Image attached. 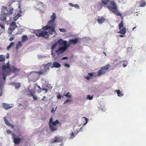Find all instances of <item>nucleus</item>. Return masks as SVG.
Returning <instances> with one entry per match:
<instances>
[{"label": "nucleus", "instance_id": "4c0bfd02", "mask_svg": "<svg viewBox=\"0 0 146 146\" xmlns=\"http://www.w3.org/2000/svg\"><path fill=\"white\" fill-rule=\"evenodd\" d=\"M30 94H29V95L31 96H33L34 95V92H33L32 91H30L29 92Z\"/></svg>", "mask_w": 146, "mask_h": 146}, {"label": "nucleus", "instance_id": "a878e982", "mask_svg": "<svg viewBox=\"0 0 146 146\" xmlns=\"http://www.w3.org/2000/svg\"><path fill=\"white\" fill-rule=\"evenodd\" d=\"M4 119L5 123L8 126H11V125L10 123L7 120L5 117H4Z\"/></svg>", "mask_w": 146, "mask_h": 146}, {"label": "nucleus", "instance_id": "1a4fd4ad", "mask_svg": "<svg viewBox=\"0 0 146 146\" xmlns=\"http://www.w3.org/2000/svg\"><path fill=\"white\" fill-rule=\"evenodd\" d=\"M48 25L49 26H50L52 27L51 29L49 31V33L50 35H52L53 33H56V31L54 29L55 25L54 24V22H52L49 23V21L48 23Z\"/></svg>", "mask_w": 146, "mask_h": 146}, {"label": "nucleus", "instance_id": "5701e85b", "mask_svg": "<svg viewBox=\"0 0 146 146\" xmlns=\"http://www.w3.org/2000/svg\"><path fill=\"white\" fill-rule=\"evenodd\" d=\"M52 27L50 26H49L48 25H47L46 26L42 28V29L44 30H46L48 29H51Z\"/></svg>", "mask_w": 146, "mask_h": 146}, {"label": "nucleus", "instance_id": "2f4dec72", "mask_svg": "<svg viewBox=\"0 0 146 146\" xmlns=\"http://www.w3.org/2000/svg\"><path fill=\"white\" fill-rule=\"evenodd\" d=\"M5 60L4 57L2 55H0V62L4 61Z\"/></svg>", "mask_w": 146, "mask_h": 146}, {"label": "nucleus", "instance_id": "dca6fc26", "mask_svg": "<svg viewBox=\"0 0 146 146\" xmlns=\"http://www.w3.org/2000/svg\"><path fill=\"white\" fill-rule=\"evenodd\" d=\"M3 108L5 110H7L11 108L12 106H10L9 104L4 103L3 104Z\"/></svg>", "mask_w": 146, "mask_h": 146}, {"label": "nucleus", "instance_id": "f257e3e1", "mask_svg": "<svg viewBox=\"0 0 146 146\" xmlns=\"http://www.w3.org/2000/svg\"><path fill=\"white\" fill-rule=\"evenodd\" d=\"M69 42L67 43L66 41L63 40L62 39L58 40L57 43L62 46L59 47L57 49H55L57 46V43H55L52 46L51 48V55L54 60H56L58 59L60 54H62L72 44H75L78 41V38H77L74 39H71L69 40Z\"/></svg>", "mask_w": 146, "mask_h": 146}, {"label": "nucleus", "instance_id": "c756f323", "mask_svg": "<svg viewBox=\"0 0 146 146\" xmlns=\"http://www.w3.org/2000/svg\"><path fill=\"white\" fill-rule=\"evenodd\" d=\"M123 21H121L119 24V28L120 30L123 27Z\"/></svg>", "mask_w": 146, "mask_h": 146}, {"label": "nucleus", "instance_id": "c85d7f7f", "mask_svg": "<svg viewBox=\"0 0 146 146\" xmlns=\"http://www.w3.org/2000/svg\"><path fill=\"white\" fill-rule=\"evenodd\" d=\"M64 96L68 98H71L72 97V95L70 94V92H67L66 94L64 95Z\"/></svg>", "mask_w": 146, "mask_h": 146}, {"label": "nucleus", "instance_id": "bb28decb", "mask_svg": "<svg viewBox=\"0 0 146 146\" xmlns=\"http://www.w3.org/2000/svg\"><path fill=\"white\" fill-rule=\"evenodd\" d=\"M22 44L21 42L20 41L18 42V44H17L16 45V49L17 50L19 48L21 47L22 46Z\"/></svg>", "mask_w": 146, "mask_h": 146}, {"label": "nucleus", "instance_id": "ea45409f", "mask_svg": "<svg viewBox=\"0 0 146 146\" xmlns=\"http://www.w3.org/2000/svg\"><path fill=\"white\" fill-rule=\"evenodd\" d=\"M70 101V100L67 99L64 102V104H66Z\"/></svg>", "mask_w": 146, "mask_h": 146}, {"label": "nucleus", "instance_id": "680f3d73", "mask_svg": "<svg viewBox=\"0 0 146 146\" xmlns=\"http://www.w3.org/2000/svg\"><path fill=\"white\" fill-rule=\"evenodd\" d=\"M136 27H134L132 29L133 30H134L136 28Z\"/></svg>", "mask_w": 146, "mask_h": 146}, {"label": "nucleus", "instance_id": "0eeeda50", "mask_svg": "<svg viewBox=\"0 0 146 146\" xmlns=\"http://www.w3.org/2000/svg\"><path fill=\"white\" fill-rule=\"evenodd\" d=\"M17 27L16 23L14 21H13L10 24V26L8 28V34L11 35L12 32L15 30L16 28Z\"/></svg>", "mask_w": 146, "mask_h": 146}, {"label": "nucleus", "instance_id": "6e6552de", "mask_svg": "<svg viewBox=\"0 0 146 146\" xmlns=\"http://www.w3.org/2000/svg\"><path fill=\"white\" fill-rule=\"evenodd\" d=\"M110 66L109 64H107L102 67L100 70H98L97 72L98 75L100 76L102 74L103 75L105 74L106 72V70L108 69Z\"/></svg>", "mask_w": 146, "mask_h": 146}, {"label": "nucleus", "instance_id": "13d9d810", "mask_svg": "<svg viewBox=\"0 0 146 146\" xmlns=\"http://www.w3.org/2000/svg\"><path fill=\"white\" fill-rule=\"evenodd\" d=\"M127 66V65L125 64H123V67H125L126 66Z\"/></svg>", "mask_w": 146, "mask_h": 146}, {"label": "nucleus", "instance_id": "5fc2aeb1", "mask_svg": "<svg viewBox=\"0 0 146 146\" xmlns=\"http://www.w3.org/2000/svg\"><path fill=\"white\" fill-rule=\"evenodd\" d=\"M85 78L88 80H89L90 79V77L89 76H87L85 77Z\"/></svg>", "mask_w": 146, "mask_h": 146}, {"label": "nucleus", "instance_id": "b1692460", "mask_svg": "<svg viewBox=\"0 0 146 146\" xmlns=\"http://www.w3.org/2000/svg\"><path fill=\"white\" fill-rule=\"evenodd\" d=\"M21 17V15L19 13H18L13 18V20L14 21H16L20 17Z\"/></svg>", "mask_w": 146, "mask_h": 146}, {"label": "nucleus", "instance_id": "72a5a7b5", "mask_svg": "<svg viewBox=\"0 0 146 146\" xmlns=\"http://www.w3.org/2000/svg\"><path fill=\"white\" fill-rule=\"evenodd\" d=\"M93 98V96H90V95H88L87 96V98L89 100H92Z\"/></svg>", "mask_w": 146, "mask_h": 146}, {"label": "nucleus", "instance_id": "c9c22d12", "mask_svg": "<svg viewBox=\"0 0 146 146\" xmlns=\"http://www.w3.org/2000/svg\"><path fill=\"white\" fill-rule=\"evenodd\" d=\"M15 38V36H12V37H11L9 39V40L10 41H12V40H13Z\"/></svg>", "mask_w": 146, "mask_h": 146}, {"label": "nucleus", "instance_id": "bf43d9fd", "mask_svg": "<svg viewBox=\"0 0 146 146\" xmlns=\"http://www.w3.org/2000/svg\"><path fill=\"white\" fill-rule=\"evenodd\" d=\"M37 87L40 89H42V88H41L38 85H37Z\"/></svg>", "mask_w": 146, "mask_h": 146}, {"label": "nucleus", "instance_id": "423d86ee", "mask_svg": "<svg viewBox=\"0 0 146 146\" xmlns=\"http://www.w3.org/2000/svg\"><path fill=\"white\" fill-rule=\"evenodd\" d=\"M2 69L4 72H1L0 74V75L1 76V77L0 79L2 80V79L3 80H5L6 79V74L5 72L8 69H10V67L6 65H3L2 66Z\"/></svg>", "mask_w": 146, "mask_h": 146}, {"label": "nucleus", "instance_id": "e2e57ef3", "mask_svg": "<svg viewBox=\"0 0 146 146\" xmlns=\"http://www.w3.org/2000/svg\"><path fill=\"white\" fill-rule=\"evenodd\" d=\"M41 92V90H39L38 91V93H40V92Z\"/></svg>", "mask_w": 146, "mask_h": 146}, {"label": "nucleus", "instance_id": "f8f14e48", "mask_svg": "<svg viewBox=\"0 0 146 146\" xmlns=\"http://www.w3.org/2000/svg\"><path fill=\"white\" fill-rule=\"evenodd\" d=\"M61 141V140L60 137H55L54 139H52L51 143H59Z\"/></svg>", "mask_w": 146, "mask_h": 146}, {"label": "nucleus", "instance_id": "9b49d317", "mask_svg": "<svg viewBox=\"0 0 146 146\" xmlns=\"http://www.w3.org/2000/svg\"><path fill=\"white\" fill-rule=\"evenodd\" d=\"M1 14H3L4 15L8 16V10L6 7L2 6L1 8Z\"/></svg>", "mask_w": 146, "mask_h": 146}, {"label": "nucleus", "instance_id": "0e129e2a", "mask_svg": "<svg viewBox=\"0 0 146 146\" xmlns=\"http://www.w3.org/2000/svg\"><path fill=\"white\" fill-rule=\"evenodd\" d=\"M53 108L52 110H51V112L52 113H53Z\"/></svg>", "mask_w": 146, "mask_h": 146}, {"label": "nucleus", "instance_id": "f03ea898", "mask_svg": "<svg viewBox=\"0 0 146 146\" xmlns=\"http://www.w3.org/2000/svg\"><path fill=\"white\" fill-rule=\"evenodd\" d=\"M107 7L109 10L115 13L117 16H121V13L117 9V7L114 1H110Z\"/></svg>", "mask_w": 146, "mask_h": 146}, {"label": "nucleus", "instance_id": "8fccbe9b", "mask_svg": "<svg viewBox=\"0 0 146 146\" xmlns=\"http://www.w3.org/2000/svg\"><path fill=\"white\" fill-rule=\"evenodd\" d=\"M88 74L90 76H92L93 75V74L92 73H88Z\"/></svg>", "mask_w": 146, "mask_h": 146}, {"label": "nucleus", "instance_id": "473e14b6", "mask_svg": "<svg viewBox=\"0 0 146 146\" xmlns=\"http://www.w3.org/2000/svg\"><path fill=\"white\" fill-rule=\"evenodd\" d=\"M13 10L14 9L13 8L10 9L9 11H8V15H11L12 14Z\"/></svg>", "mask_w": 146, "mask_h": 146}, {"label": "nucleus", "instance_id": "6e6d98bb", "mask_svg": "<svg viewBox=\"0 0 146 146\" xmlns=\"http://www.w3.org/2000/svg\"><path fill=\"white\" fill-rule=\"evenodd\" d=\"M46 98V97L45 96H44L43 97V98H42L41 99V101H43V100H44V99L45 98Z\"/></svg>", "mask_w": 146, "mask_h": 146}, {"label": "nucleus", "instance_id": "864d4df0", "mask_svg": "<svg viewBox=\"0 0 146 146\" xmlns=\"http://www.w3.org/2000/svg\"><path fill=\"white\" fill-rule=\"evenodd\" d=\"M68 58V57H62V60H65V59H67Z\"/></svg>", "mask_w": 146, "mask_h": 146}, {"label": "nucleus", "instance_id": "ddd939ff", "mask_svg": "<svg viewBox=\"0 0 146 146\" xmlns=\"http://www.w3.org/2000/svg\"><path fill=\"white\" fill-rule=\"evenodd\" d=\"M5 80L0 79V96L2 94V90L1 88L3 87L5 84Z\"/></svg>", "mask_w": 146, "mask_h": 146}, {"label": "nucleus", "instance_id": "2eb2a0df", "mask_svg": "<svg viewBox=\"0 0 146 146\" xmlns=\"http://www.w3.org/2000/svg\"><path fill=\"white\" fill-rule=\"evenodd\" d=\"M13 140V142L15 145H18L20 142L21 139L19 138H14Z\"/></svg>", "mask_w": 146, "mask_h": 146}, {"label": "nucleus", "instance_id": "393cba45", "mask_svg": "<svg viewBox=\"0 0 146 146\" xmlns=\"http://www.w3.org/2000/svg\"><path fill=\"white\" fill-rule=\"evenodd\" d=\"M28 38L27 35H23L22 37V42H24L26 40L28 39Z\"/></svg>", "mask_w": 146, "mask_h": 146}, {"label": "nucleus", "instance_id": "e433bc0d", "mask_svg": "<svg viewBox=\"0 0 146 146\" xmlns=\"http://www.w3.org/2000/svg\"><path fill=\"white\" fill-rule=\"evenodd\" d=\"M74 137H75L74 134V133L73 132L71 133V134L70 138H74Z\"/></svg>", "mask_w": 146, "mask_h": 146}, {"label": "nucleus", "instance_id": "338daca9", "mask_svg": "<svg viewBox=\"0 0 146 146\" xmlns=\"http://www.w3.org/2000/svg\"><path fill=\"white\" fill-rule=\"evenodd\" d=\"M35 76V75H33V76Z\"/></svg>", "mask_w": 146, "mask_h": 146}, {"label": "nucleus", "instance_id": "f3484780", "mask_svg": "<svg viewBox=\"0 0 146 146\" xmlns=\"http://www.w3.org/2000/svg\"><path fill=\"white\" fill-rule=\"evenodd\" d=\"M56 19V14L54 13H53L52 15L50 17L51 20L49 21V22L50 23L52 22H54L55 19Z\"/></svg>", "mask_w": 146, "mask_h": 146}, {"label": "nucleus", "instance_id": "3c124183", "mask_svg": "<svg viewBox=\"0 0 146 146\" xmlns=\"http://www.w3.org/2000/svg\"><path fill=\"white\" fill-rule=\"evenodd\" d=\"M69 5L71 6H72V7H74V5H73L72 3H69Z\"/></svg>", "mask_w": 146, "mask_h": 146}, {"label": "nucleus", "instance_id": "603ef678", "mask_svg": "<svg viewBox=\"0 0 146 146\" xmlns=\"http://www.w3.org/2000/svg\"><path fill=\"white\" fill-rule=\"evenodd\" d=\"M15 2V1L14 0H12L11 1H10L9 2V3H13V2Z\"/></svg>", "mask_w": 146, "mask_h": 146}, {"label": "nucleus", "instance_id": "7c9ffc66", "mask_svg": "<svg viewBox=\"0 0 146 146\" xmlns=\"http://www.w3.org/2000/svg\"><path fill=\"white\" fill-rule=\"evenodd\" d=\"M117 94V96H123V94L121 93L120 91L119 90H115Z\"/></svg>", "mask_w": 146, "mask_h": 146}, {"label": "nucleus", "instance_id": "9d476101", "mask_svg": "<svg viewBox=\"0 0 146 146\" xmlns=\"http://www.w3.org/2000/svg\"><path fill=\"white\" fill-rule=\"evenodd\" d=\"M110 0H102L101 2L98 3V5H100V7L99 9V10H100L102 8V4H104L105 5H106Z\"/></svg>", "mask_w": 146, "mask_h": 146}, {"label": "nucleus", "instance_id": "37998d69", "mask_svg": "<svg viewBox=\"0 0 146 146\" xmlns=\"http://www.w3.org/2000/svg\"><path fill=\"white\" fill-rule=\"evenodd\" d=\"M64 66L69 68L70 67V65L69 64L66 63L64 65Z\"/></svg>", "mask_w": 146, "mask_h": 146}, {"label": "nucleus", "instance_id": "4468645a", "mask_svg": "<svg viewBox=\"0 0 146 146\" xmlns=\"http://www.w3.org/2000/svg\"><path fill=\"white\" fill-rule=\"evenodd\" d=\"M105 20V19L103 17H98L97 21L99 24H102Z\"/></svg>", "mask_w": 146, "mask_h": 146}, {"label": "nucleus", "instance_id": "f704fd0d", "mask_svg": "<svg viewBox=\"0 0 146 146\" xmlns=\"http://www.w3.org/2000/svg\"><path fill=\"white\" fill-rule=\"evenodd\" d=\"M59 30L61 32H66V30L64 29H59Z\"/></svg>", "mask_w": 146, "mask_h": 146}, {"label": "nucleus", "instance_id": "39448f33", "mask_svg": "<svg viewBox=\"0 0 146 146\" xmlns=\"http://www.w3.org/2000/svg\"><path fill=\"white\" fill-rule=\"evenodd\" d=\"M50 64L48 63L44 65V69H42L39 71L38 72H35L36 74H38L39 75H45L47 72V71L49 70Z\"/></svg>", "mask_w": 146, "mask_h": 146}, {"label": "nucleus", "instance_id": "6ab92c4d", "mask_svg": "<svg viewBox=\"0 0 146 146\" xmlns=\"http://www.w3.org/2000/svg\"><path fill=\"white\" fill-rule=\"evenodd\" d=\"M13 69L12 71L13 72L15 73L16 74H18V72L21 69H19L17 68L14 67H12Z\"/></svg>", "mask_w": 146, "mask_h": 146}, {"label": "nucleus", "instance_id": "cd10ccee", "mask_svg": "<svg viewBox=\"0 0 146 146\" xmlns=\"http://www.w3.org/2000/svg\"><path fill=\"white\" fill-rule=\"evenodd\" d=\"M14 43L13 42H12L10 43L9 45L6 48L7 50H9L10 48H11L14 45Z\"/></svg>", "mask_w": 146, "mask_h": 146}, {"label": "nucleus", "instance_id": "09e8293b", "mask_svg": "<svg viewBox=\"0 0 146 146\" xmlns=\"http://www.w3.org/2000/svg\"><path fill=\"white\" fill-rule=\"evenodd\" d=\"M0 27L2 29H4L5 28L4 26L3 25L0 24Z\"/></svg>", "mask_w": 146, "mask_h": 146}, {"label": "nucleus", "instance_id": "20e7f679", "mask_svg": "<svg viewBox=\"0 0 146 146\" xmlns=\"http://www.w3.org/2000/svg\"><path fill=\"white\" fill-rule=\"evenodd\" d=\"M35 35L38 37H42L44 38H48L49 34L46 31H43L41 29H38L35 32Z\"/></svg>", "mask_w": 146, "mask_h": 146}, {"label": "nucleus", "instance_id": "a19ab883", "mask_svg": "<svg viewBox=\"0 0 146 146\" xmlns=\"http://www.w3.org/2000/svg\"><path fill=\"white\" fill-rule=\"evenodd\" d=\"M84 118H85V120L86 121V122L84 123V125H85L88 123V120L87 118H86V117H84Z\"/></svg>", "mask_w": 146, "mask_h": 146}, {"label": "nucleus", "instance_id": "79ce46f5", "mask_svg": "<svg viewBox=\"0 0 146 146\" xmlns=\"http://www.w3.org/2000/svg\"><path fill=\"white\" fill-rule=\"evenodd\" d=\"M42 90L43 91H45V93H46L48 91V90L46 88H42Z\"/></svg>", "mask_w": 146, "mask_h": 146}, {"label": "nucleus", "instance_id": "a211bd4d", "mask_svg": "<svg viewBox=\"0 0 146 146\" xmlns=\"http://www.w3.org/2000/svg\"><path fill=\"white\" fill-rule=\"evenodd\" d=\"M61 65L59 63L57 62H54L53 63L52 67L58 68Z\"/></svg>", "mask_w": 146, "mask_h": 146}, {"label": "nucleus", "instance_id": "aec40b11", "mask_svg": "<svg viewBox=\"0 0 146 146\" xmlns=\"http://www.w3.org/2000/svg\"><path fill=\"white\" fill-rule=\"evenodd\" d=\"M7 15H4L3 14H1V15H0V19L1 21H5L6 20V17L7 16Z\"/></svg>", "mask_w": 146, "mask_h": 146}, {"label": "nucleus", "instance_id": "de8ad7c7", "mask_svg": "<svg viewBox=\"0 0 146 146\" xmlns=\"http://www.w3.org/2000/svg\"><path fill=\"white\" fill-rule=\"evenodd\" d=\"M74 7L77 8H79V6L77 4L74 5Z\"/></svg>", "mask_w": 146, "mask_h": 146}, {"label": "nucleus", "instance_id": "49530a36", "mask_svg": "<svg viewBox=\"0 0 146 146\" xmlns=\"http://www.w3.org/2000/svg\"><path fill=\"white\" fill-rule=\"evenodd\" d=\"M6 132L8 134H9L11 133V131L9 129H7Z\"/></svg>", "mask_w": 146, "mask_h": 146}, {"label": "nucleus", "instance_id": "4d7b16f0", "mask_svg": "<svg viewBox=\"0 0 146 146\" xmlns=\"http://www.w3.org/2000/svg\"><path fill=\"white\" fill-rule=\"evenodd\" d=\"M119 36L120 37H123L124 36L123 35H119Z\"/></svg>", "mask_w": 146, "mask_h": 146}, {"label": "nucleus", "instance_id": "774afa93", "mask_svg": "<svg viewBox=\"0 0 146 146\" xmlns=\"http://www.w3.org/2000/svg\"><path fill=\"white\" fill-rule=\"evenodd\" d=\"M19 105H21V104H19Z\"/></svg>", "mask_w": 146, "mask_h": 146}, {"label": "nucleus", "instance_id": "a18cd8bd", "mask_svg": "<svg viewBox=\"0 0 146 146\" xmlns=\"http://www.w3.org/2000/svg\"><path fill=\"white\" fill-rule=\"evenodd\" d=\"M12 136H13L12 137V139H14V138H16L15 137V134L14 133H12Z\"/></svg>", "mask_w": 146, "mask_h": 146}, {"label": "nucleus", "instance_id": "4be33fe9", "mask_svg": "<svg viewBox=\"0 0 146 146\" xmlns=\"http://www.w3.org/2000/svg\"><path fill=\"white\" fill-rule=\"evenodd\" d=\"M126 32L125 28H123L120 29V30L118 33L124 35L125 33Z\"/></svg>", "mask_w": 146, "mask_h": 146}, {"label": "nucleus", "instance_id": "7ed1b4c3", "mask_svg": "<svg viewBox=\"0 0 146 146\" xmlns=\"http://www.w3.org/2000/svg\"><path fill=\"white\" fill-rule=\"evenodd\" d=\"M59 121L56 119L55 121H53V119L51 117L48 123L49 128L52 132H54L56 131L58 128L56 125L59 123Z\"/></svg>", "mask_w": 146, "mask_h": 146}, {"label": "nucleus", "instance_id": "69168bd1", "mask_svg": "<svg viewBox=\"0 0 146 146\" xmlns=\"http://www.w3.org/2000/svg\"><path fill=\"white\" fill-rule=\"evenodd\" d=\"M104 54H105V55L106 56V53L104 52Z\"/></svg>", "mask_w": 146, "mask_h": 146}, {"label": "nucleus", "instance_id": "c03bdc74", "mask_svg": "<svg viewBox=\"0 0 146 146\" xmlns=\"http://www.w3.org/2000/svg\"><path fill=\"white\" fill-rule=\"evenodd\" d=\"M62 97L63 98V96H62L60 95H59L57 97V98L58 99H60Z\"/></svg>", "mask_w": 146, "mask_h": 146}, {"label": "nucleus", "instance_id": "052dcab7", "mask_svg": "<svg viewBox=\"0 0 146 146\" xmlns=\"http://www.w3.org/2000/svg\"><path fill=\"white\" fill-rule=\"evenodd\" d=\"M7 54V56L6 58H9V54H8V53Z\"/></svg>", "mask_w": 146, "mask_h": 146}, {"label": "nucleus", "instance_id": "412c9836", "mask_svg": "<svg viewBox=\"0 0 146 146\" xmlns=\"http://www.w3.org/2000/svg\"><path fill=\"white\" fill-rule=\"evenodd\" d=\"M12 84L15 86V88L16 89L19 88L21 86V84L20 83H16L15 82H13Z\"/></svg>", "mask_w": 146, "mask_h": 146}, {"label": "nucleus", "instance_id": "58836bf2", "mask_svg": "<svg viewBox=\"0 0 146 146\" xmlns=\"http://www.w3.org/2000/svg\"><path fill=\"white\" fill-rule=\"evenodd\" d=\"M33 99L34 100H37L38 98H37L34 95H33L32 96Z\"/></svg>", "mask_w": 146, "mask_h": 146}]
</instances>
